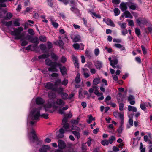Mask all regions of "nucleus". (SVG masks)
<instances>
[{
    "label": "nucleus",
    "instance_id": "1",
    "mask_svg": "<svg viewBox=\"0 0 152 152\" xmlns=\"http://www.w3.org/2000/svg\"><path fill=\"white\" fill-rule=\"evenodd\" d=\"M13 31L10 32V34L15 37V39L16 40L21 39L23 37V34L21 33L23 31V29L21 27L18 28H14Z\"/></svg>",
    "mask_w": 152,
    "mask_h": 152
},
{
    "label": "nucleus",
    "instance_id": "2",
    "mask_svg": "<svg viewBox=\"0 0 152 152\" xmlns=\"http://www.w3.org/2000/svg\"><path fill=\"white\" fill-rule=\"evenodd\" d=\"M41 108L34 109L32 112V118L33 120H37L39 117L40 116L44 118L45 119H47L48 118V114H42L40 115V110Z\"/></svg>",
    "mask_w": 152,
    "mask_h": 152
},
{
    "label": "nucleus",
    "instance_id": "3",
    "mask_svg": "<svg viewBox=\"0 0 152 152\" xmlns=\"http://www.w3.org/2000/svg\"><path fill=\"white\" fill-rule=\"evenodd\" d=\"M67 119L66 117H64L62 120V124L63 125V128L65 131H67L69 128L70 126L69 124L67 123Z\"/></svg>",
    "mask_w": 152,
    "mask_h": 152
},
{
    "label": "nucleus",
    "instance_id": "4",
    "mask_svg": "<svg viewBox=\"0 0 152 152\" xmlns=\"http://www.w3.org/2000/svg\"><path fill=\"white\" fill-rule=\"evenodd\" d=\"M136 22L138 25L140 26L141 24L144 25L148 23V21L144 18H139L136 20Z\"/></svg>",
    "mask_w": 152,
    "mask_h": 152
},
{
    "label": "nucleus",
    "instance_id": "5",
    "mask_svg": "<svg viewBox=\"0 0 152 152\" xmlns=\"http://www.w3.org/2000/svg\"><path fill=\"white\" fill-rule=\"evenodd\" d=\"M112 58H113V61L112 62L110 63V65L113 68L115 69L116 67L115 65L118 64V60L117 57L115 56H113Z\"/></svg>",
    "mask_w": 152,
    "mask_h": 152
},
{
    "label": "nucleus",
    "instance_id": "6",
    "mask_svg": "<svg viewBox=\"0 0 152 152\" xmlns=\"http://www.w3.org/2000/svg\"><path fill=\"white\" fill-rule=\"evenodd\" d=\"M58 41L53 42V44L59 46L61 48H63L64 43L60 37H58Z\"/></svg>",
    "mask_w": 152,
    "mask_h": 152
},
{
    "label": "nucleus",
    "instance_id": "7",
    "mask_svg": "<svg viewBox=\"0 0 152 152\" xmlns=\"http://www.w3.org/2000/svg\"><path fill=\"white\" fill-rule=\"evenodd\" d=\"M103 21L105 22L108 25H109L113 27H114L115 25L112 21L109 18H104Z\"/></svg>",
    "mask_w": 152,
    "mask_h": 152
},
{
    "label": "nucleus",
    "instance_id": "8",
    "mask_svg": "<svg viewBox=\"0 0 152 152\" xmlns=\"http://www.w3.org/2000/svg\"><path fill=\"white\" fill-rule=\"evenodd\" d=\"M94 93L98 97L101 96V97H99L98 98V100H102L104 99L103 94L102 93H100L98 89L95 90Z\"/></svg>",
    "mask_w": 152,
    "mask_h": 152
},
{
    "label": "nucleus",
    "instance_id": "9",
    "mask_svg": "<svg viewBox=\"0 0 152 152\" xmlns=\"http://www.w3.org/2000/svg\"><path fill=\"white\" fill-rule=\"evenodd\" d=\"M44 85L45 87L46 88L52 90L54 91H56V90L54 88L53 85L50 82H48L45 83Z\"/></svg>",
    "mask_w": 152,
    "mask_h": 152
},
{
    "label": "nucleus",
    "instance_id": "10",
    "mask_svg": "<svg viewBox=\"0 0 152 152\" xmlns=\"http://www.w3.org/2000/svg\"><path fill=\"white\" fill-rule=\"evenodd\" d=\"M58 145L59 148L62 149H64L66 146L65 143L64 141L62 140L58 141Z\"/></svg>",
    "mask_w": 152,
    "mask_h": 152
},
{
    "label": "nucleus",
    "instance_id": "11",
    "mask_svg": "<svg viewBox=\"0 0 152 152\" xmlns=\"http://www.w3.org/2000/svg\"><path fill=\"white\" fill-rule=\"evenodd\" d=\"M134 96L132 95H130L128 97V101L129 102L130 104L132 105H134L135 104Z\"/></svg>",
    "mask_w": 152,
    "mask_h": 152
},
{
    "label": "nucleus",
    "instance_id": "12",
    "mask_svg": "<svg viewBox=\"0 0 152 152\" xmlns=\"http://www.w3.org/2000/svg\"><path fill=\"white\" fill-rule=\"evenodd\" d=\"M126 4L130 9L133 10H136L137 6L136 4L131 2H128Z\"/></svg>",
    "mask_w": 152,
    "mask_h": 152
},
{
    "label": "nucleus",
    "instance_id": "13",
    "mask_svg": "<svg viewBox=\"0 0 152 152\" xmlns=\"http://www.w3.org/2000/svg\"><path fill=\"white\" fill-rule=\"evenodd\" d=\"M51 102H50L49 101H48V103L46 105V107L48 108H50L53 106V107L56 108H57V107L55 105V103L54 102L53 100H52Z\"/></svg>",
    "mask_w": 152,
    "mask_h": 152
},
{
    "label": "nucleus",
    "instance_id": "14",
    "mask_svg": "<svg viewBox=\"0 0 152 152\" xmlns=\"http://www.w3.org/2000/svg\"><path fill=\"white\" fill-rule=\"evenodd\" d=\"M50 146L45 145H42L41 148L39 149V152H46L47 150L49 149Z\"/></svg>",
    "mask_w": 152,
    "mask_h": 152
},
{
    "label": "nucleus",
    "instance_id": "15",
    "mask_svg": "<svg viewBox=\"0 0 152 152\" xmlns=\"http://www.w3.org/2000/svg\"><path fill=\"white\" fill-rule=\"evenodd\" d=\"M60 71L63 76L67 74V69L66 67L64 66H63L62 67L60 68Z\"/></svg>",
    "mask_w": 152,
    "mask_h": 152
},
{
    "label": "nucleus",
    "instance_id": "16",
    "mask_svg": "<svg viewBox=\"0 0 152 152\" xmlns=\"http://www.w3.org/2000/svg\"><path fill=\"white\" fill-rule=\"evenodd\" d=\"M45 102L44 100L40 97H38L36 99V104H42Z\"/></svg>",
    "mask_w": 152,
    "mask_h": 152
},
{
    "label": "nucleus",
    "instance_id": "17",
    "mask_svg": "<svg viewBox=\"0 0 152 152\" xmlns=\"http://www.w3.org/2000/svg\"><path fill=\"white\" fill-rule=\"evenodd\" d=\"M128 117L129 118L128 121V123L130 126L129 125H127V128H129L130 126H132L133 125V115H132L131 118L129 115V116Z\"/></svg>",
    "mask_w": 152,
    "mask_h": 152
},
{
    "label": "nucleus",
    "instance_id": "18",
    "mask_svg": "<svg viewBox=\"0 0 152 152\" xmlns=\"http://www.w3.org/2000/svg\"><path fill=\"white\" fill-rule=\"evenodd\" d=\"M88 72V70L87 69H83V73L85 77L87 78L90 76V74Z\"/></svg>",
    "mask_w": 152,
    "mask_h": 152
},
{
    "label": "nucleus",
    "instance_id": "19",
    "mask_svg": "<svg viewBox=\"0 0 152 152\" xmlns=\"http://www.w3.org/2000/svg\"><path fill=\"white\" fill-rule=\"evenodd\" d=\"M64 130L63 128H61L59 130V134L58 135V137L62 138L64 136Z\"/></svg>",
    "mask_w": 152,
    "mask_h": 152
},
{
    "label": "nucleus",
    "instance_id": "20",
    "mask_svg": "<svg viewBox=\"0 0 152 152\" xmlns=\"http://www.w3.org/2000/svg\"><path fill=\"white\" fill-rule=\"evenodd\" d=\"M1 23L3 25H5V26L8 27L12 26V21H5L4 20L1 21Z\"/></svg>",
    "mask_w": 152,
    "mask_h": 152
},
{
    "label": "nucleus",
    "instance_id": "21",
    "mask_svg": "<svg viewBox=\"0 0 152 152\" xmlns=\"http://www.w3.org/2000/svg\"><path fill=\"white\" fill-rule=\"evenodd\" d=\"M58 105L63 106L65 104L64 101L61 99H58L55 103Z\"/></svg>",
    "mask_w": 152,
    "mask_h": 152
},
{
    "label": "nucleus",
    "instance_id": "22",
    "mask_svg": "<svg viewBox=\"0 0 152 152\" xmlns=\"http://www.w3.org/2000/svg\"><path fill=\"white\" fill-rule=\"evenodd\" d=\"M45 62L46 65L48 66H52L53 65L54 62H52L51 60L49 58L46 59Z\"/></svg>",
    "mask_w": 152,
    "mask_h": 152
},
{
    "label": "nucleus",
    "instance_id": "23",
    "mask_svg": "<svg viewBox=\"0 0 152 152\" xmlns=\"http://www.w3.org/2000/svg\"><path fill=\"white\" fill-rule=\"evenodd\" d=\"M13 0H0V7H6V4L4 3L7 1H12Z\"/></svg>",
    "mask_w": 152,
    "mask_h": 152
},
{
    "label": "nucleus",
    "instance_id": "24",
    "mask_svg": "<svg viewBox=\"0 0 152 152\" xmlns=\"http://www.w3.org/2000/svg\"><path fill=\"white\" fill-rule=\"evenodd\" d=\"M120 8L122 11H124L127 9V7L125 3H122L120 4Z\"/></svg>",
    "mask_w": 152,
    "mask_h": 152
},
{
    "label": "nucleus",
    "instance_id": "25",
    "mask_svg": "<svg viewBox=\"0 0 152 152\" xmlns=\"http://www.w3.org/2000/svg\"><path fill=\"white\" fill-rule=\"evenodd\" d=\"M124 14L125 18H133V16L128 11H125L124 12Z\"/></svg>",
    "mask_w": 152,
    "mask_h": 152
},
{
    "label": "nucleus",
    "instance_id": "26",
    "mask_svg": "<svg viewBox=\"0 0 152 152\" xmlns=\"http://www.w3.org/2000/svg\"><path fill=\"white\" fill-rule=\"evenodd\" d=\"M100 78L99 77L95 78L93 80V84L94 85H96L100 83Z\"/></svg>",
    "mask_w": 152,
    "mask_h": 152
},
{
    "label": "nucleus",
    "instance_id": "27",
    "mask_svg": "<svg viewBox=\"0 0 152 152\" xmlns=\"http://www.w3.org/2000/svg\"><path fill=\"white\" fill-rule=\"evenodd\" d=\"M117 99L118 102H122L123 100L122 94L121 93H118L117 96Z\"/></svg>",
    "mask_w": 152,
    "mask_h": 152
},
{
    "label": "nucleus",
    "instance_id": "28",
    "mask_svg": "<svg viewBox=\"0 0 152 152\" xmlns=\"http://www.w3.org/2000/svg\"><path fill=\"white\" fill-rule=\"evenodd\" d=\"M69 108L68 105H66L65 107H63L62 109H60L58 110L59 113L62 114L64 113L63 111L67 110Z\"/></svg>",
    "mask_w": 152,
    "mask_h": 152
},
{
    "label": "nucleus",
    "instance_id": "29",
    "mask_svg": "<svg viewBox=\"0 0 152 152\" xmlns=\"http://www.w3.org/2000/svg\"><path fill=\"white\" fill-rule=\"evenodd\" d=\"M128 110L129 111H132L133 112H136L137 111V109L136 107L131 105L128 106Z\"/></svg>",
    "mask_w": 152,
    "mask_h": 152
},
{
    "label": "nucleus",
    "instance_id": "30",
    "mask_svg": "<svg viewBox=\"0 0 152 152\" xmlns=\"http://www.w3.org/2000/svg\"><path fill=\"white\" fill-rule=\"evenodd\" d=\"M80 36L79 35H77L75 36L73 38H72L73 41L74 42H79L80 40Z\"/></svg>",
    "mask_w": 152,
    "mask_h": 152
},
{
    "label": "nucleus",
    "instance_id": "31",
    "mask_svg": "<svg viewBox=\"0 0 152 152\" xmlns=\"http://www.w3.org/2000/svg\"><path fill=\"white\" fill-rule=\"evenodd\" d=\"M50 55L48 53H47L46 54H43L42 55H40L38 56V58L39 59H44L46 58H48L49 57Z\"/></svg>",
    "mask_w": 152,
    "mask_h": 152
},
{
    "label": "nucleus",
    "instance_id": "32",
    "mask_svg": "<svg viewBox=\"0 0 152 152\" xmlns=\"http://www.w3.org/2000/svg\"><path fill=\"white\" fill-rule=\"evenodd\" d=\"M61 96L62 98L63 99L66 100L68 99L69 98V95L66 93L63 92L61 94Z\"/></svg>",
    "mask_w": 152,
    "mask_h": 152
},
{
    "label": "nucleus",
    "instance_id": "33",
    "mask_svg": "<svg viewBox=\"0 0 152 152\" xmlns=\"http://www.w3.org/2000/svg\"><path fill=\"white\" fill-rule=\"evenodd\" d=\"M48 96L50 99H54L56 97V94L52 91L48 93Z\"/></svg>",
    "mask_w": 152,
    "mask_h": 152
},
{
    "label": "nucleus",
    "instance_id": "34",
    "mask_svg": "<svg viewBox=\"0 0 152 152\" xmlns=\"http://www.w3.org/2000/svg\"><path fill=\"white\" fill-rule=\"evenodd\" d=\"M51 66V67L48 68V71L54 72H57L58 71V70L57 69L55 66H54L53 65Z\"/></svg>",
    "mask_w": 152,
    "mask_h": 152
},
{
    "label": "nucleus",
    "instance_id": "35",
    "mask_svg": "<svg viewBox=\"0 0 152 152\" xmlns=\"http://www.w3.org/2000/svg\"><path fill=\"white\" fill-rule=\"evenodd\" d=\"M114 46L117 48L120 49L121 50H123L125 49V47L120 44H115L114 45Z\"/></svg>",
    "mask_w": 152,
    "mask_h": 152
},
{
    "label": "nucleus",
    "instance_id": "36",
    "mask_svg": "<svg viewBox=\"0 0 152 152\" xmlns=\"http://www.w3.org/2000/svg\"><path fill=\"white\" fill-rule=\"evenodd\" d=\"M116 140V138L114 136H111L110 138H109L107 140L108 141L109 144H111L113 142Z\"/></svg>",
    "mask_w": 152,
    "mask_h": 152
},
{
    "label": "nucleus",
    "instance_id": "37",
    "mask_svg": "<svg viewBox=\"0 0 152 152\" xmlns=\"http://www.w3.org/2000/svg\"><path fill=\"white\" fill-rule=\"evenodd\" d=\"M81 81L80 77V75L79 73H78L77 74L76 77L75 78V81L76 83H79Z\"/></svg>",
    "mask_w": 152,
    "mask_h": 152
},
{
    "label": "nucleus",
    "instance_id": "38",
    "mask_svg": "<svg viewBox=\"0 0 152 152\" xmlns=\"http://www.w3.org/2000/svg\"><path fill=\"white\" fill-rule=\"evenodd\" d=\"M20 20L19 19H17L13 22L14 26H19L20 24L19 22Z\"/></svg>",
    "mask_w": 152,
    "mask_h": 152
},
{
    "label": "nucleus",
    "instance_id": "39",
    "mask_svg": "<svg viewBox=\"0 0 152 152\" xmlns=\"http://www.w3.org/2000/svg\"><path fill=\"white\" fill-rule=\"evenodd\" d=\"M102 63L99 61H97L95 64V65L96 68L100 69L102 67Z\"/></svg>",
    "mask_w": 152,
    "mask_h": 152
},
{
    "label": "nucleus",
    "instance_id": "40",
    "mask_svg": "<svg viewBox=\"0 0 152 152\" xmlns=\"http://www.w3.org/2000/svg\"><path fill=\"white\" fill-rule=\"evenodd\" d=\"M51 58L52 59H54L55 61H57L58 58V56L53 53H52L51 54Z\"/></svg>",
    "mask_w": 152,
    "mask_h": 152
},
{
    "label": "nucleus",
    "instance_id": "41",
    "mask_svg": "<svg viewBox=\"0 0 152 152\" xmlns=\"http://www.w3.org/2000/svg\"><path fill=\"white\" fill-rule=\"evenodd\" d=\"M31 133L32 135V138L34 140H37L38 139V138L36 135L35 131L34 130H32Z\"/></svg>",
    "mask_w": 152,
    "mask_h": 152
},
{
    "label": "nucleus",
    "instance_id": "42",
    "mask_svg": "<svg viewBox=\"0 0 152 152\" xmlns=\"http://www.w3.org/2000/svg\"><path fill=\"white\" fill-rule=\"evenodd\" d=\"M80 118H77L76 120H74L71 121V123L73 125H77L79 121Z\"/></svg>",
    "mask_w": 152,
    "mask_h": 152
},
{
    "label": "nucleus",
    "instance_id": "43",
    "mask_svg": "<svg viewBox=\"0 0 152 152\" xmlns=\"http://www.w3.org/2000/svg\"><path fill=\"white\" fill-rule=\"evenodd\" d=\"M48 3V4L50 7H52L53 5V0H46Z\"/></svg>",
    "mask_w": 152,
    "mask_h": 152
},
{
    "label": "nucleus",
    "instance_id": "44",
    "mask_svg": "<svg viewBox=\"0 0 152 152\" xmlns=\"http://www.w3.org/2000/svg\"><path fill=\"white\" fill-rule=\"evenodd\" d=\"M13 16L12 13L10 12H8L7 13L5 18L7 20H9Z\"/></svg>",
    "mask_w": 152,
    "mask_h": 152
},
{
    "label": "nucleus",
    "instance_id": "45",
    "mask_svg": "<svg viewBox=\"0 0 152 152\" xmlns=\"http://www.w3.org/2000/svg\"><path fill=\"white\" fill-rule=\"evenodd\" d=\"M39 40L42 42H45L47 41V38L44 36H41L39 37Z\"/></svg>",
    "mask_w": 152,
    "mask_h": 152
},
{
    "label": "nucleus",
    "instance_id": "46",
    "mask_svg": "<svg viewBox=\"0 0 152 152\" xmlns=\"http://www.w3.org/2000/svg\"><path fill=\"white\" fill-rule=\"evenodd\" d=\"M66 61V58L64 56H62L60 58V61L61 63H64Z\"/></svg>",
    "mask_w": 152,
    "mask_h": 152
},
{
    "label": "nucleus",
    "instance_id": "47",
    "mask_svg": "<svg viewBox=\"0 0 152 152\" xmlns=\"http://www.w3.org/2000/svg\"><path fill=\"white\" fill-rule=\"evenodd\" d=\"M53 65L56 68L57 66L59 67V68L60 67H62V64L59 62H54Z\"/></svg>",
    "mask_w": 152,
    "mask_h": 152
},
{
    "label": "nucleus",
    "instance_id": "48",
    "mask_svg": "<svg viewBox=\"0 0 152 152\" xmlns=\"http://www.w3.org/2000/svg\"><path fill=\"white\" fill-rule=\"evenodd\" d=\"M114 11L115 13V16L118 15L120 13V10L118 9L117 8H115L114 10Z\"/></svg>",
    "mask_w": 152,
    "mask_h": 152
},
{
    "label": "nucleus",
    "instance_id": "49",
    "mask_svg": "<svg viewBox=\"0 0 152 152\" xmlns=\"http://www.w3.org/2000/svg\"><path fill=\"white\" fill-rule=\"evenodd\" d=\"M70 10L75 13H77L79 12V10L76 7H72L70 8Z\"/></svg>",
    "mask_w": 152,
    "mask_h": 152
},
{
    "label": "nucleus",
    "instance_id": "50",
    "mask_svg": "<svg viewBox=\"0 0 152 152\" xmlns=\"http://www.w3.org/2000/svg\"><path fill=\"white\" fill-rule=\"evenodd\" d=\"M95 118H93L91 115H90L89 117V120H87V122L88 124H90L91 123L92 121L94 120Z\"/></svg>",
    "mask_w": 152,
    "mask_h": 152
},
{
    "label": "nucleus",
    "instance_id": "51",
    "mask_svg": "<svg viewBox=\"0 0 152 152\" xmlns=\"http://www.w3.org/2000/svg\"><path fill=\"white\" fill-rule=\"evenodd\" d=\"M101 144L103 145H108L109 143L107 140H102L101 141Z\"/></svg>",
    "mask_w": 152,
    "mask_h": 152
},
{
    "label": "nucleus",
    "instance_id": "52",
    "mask_svg": "<svg viewBox=\"0 0 152 152\" xmlns=\"http://www.w3.org/2000/svg\"><path fill=\"white\" fill-rule=\"evenodd\" d=\"M31 42L33 43H35L38 44L39 43V39L38 38H34L31 40Z\"/></svg>",
    "mask_w": 152,
    "mask_h": 152
},
{
    "label": "nucleus",
    "instance_id": "53",
    "mask_svg": "<svg viewBox=\"0 0 152 152\" xmlns=\"http://www.w3.org/2000/svg\"><path fill=\"white\" fill-rule=\"evenodd\" d=\"M72 133L75 135L78 138L80 137V134L78 132L76 131H73Z\"/></svg>",
    "mask_w": 152,
    "mask_h": 152
},
{
    "label": "nucleus",
    "instance_id": "54",
    "mask_svg": "<svg viewBox=\"0 0 152 152\" xmlns=\"http://www.w3.org/2000/svg\"><path fill=\"white\" fill-rule=\"evenodd\" d=\"M72 59L73 62L78 61L77 56L75 55H72Z\"/></svg>",
    "mask_w": 152,
    "mask_h": 152
},
{
    "label": "nucleus",
    "instance_id": "55",
    "mask_svg": "<svg viewBox=\"0 0 152 152\" xmlns=\"http://www.w3.org/2000/svg\"><path fill=\"white\" fill-rule=\"evenodd\" d=\"M40 49L44 51L46 50V46L43 44H41L39 45Z\"/></svg>",
    "mask_w": 152,
    "mask_h": 152
},
{
    "label": "nucleus",
    "instance_id": "56",
    "mask_svg": "<svg viewBox=\"0 0 152 152\" xmlns=\"http://www.w3.org/2000/svg\"><path fill=\"white\" fill-rule=\"evenodd\" d=\"M119 25L120 26L121 28L123 29H125L126 27V24L125 23H120Z\"/></svg>",
    "mask_w": 152,
    "mask_h": 152
},
{
    "label": "nucleus",
    "instance_id": "57",
    "mask_svg": "<svg viewBox=\"0 0 152 152\" xmlns=\"http://www.w3.org/2000/svg\"><path fill=\"white\" fill-rule=\"evenodd\" d=\"M68 83V80L67 79H64L62 82L61 83L64 86H66Z\"/></svg>",
    "mask_w": 152,
    "mask_h": 152
},
{
    "label": "nucleus",
    "instance_id": "58",
    "mask_svg": "<svg viewBox=\"0 0 152 152\" xmlns=\"http://www.w3.org/2000/svg\"><path fill=\"white\" fill-rule=\"evenodd\" d=\"M127 20L128 23V24L129 26H134V22L132 20Z\"/></svg>",
    "mask_w": 152,
    "mask_h": 152
},
{
    "label": "nucleus",
    "instance_id": "59",
    "mask_svg": "<svg viewBox=\"0 0 152 152\" xmlns=\"http://www.w3.org/2000/svg\"><path fill=\"white\" fill-rule=\"evenodd\" d=\"M108 128L109 129H112V130L111 131H110V132H111L113 133V132L114 131V129L113 125V124H111L109 125Z\"/></svg>",
    "mask_w": 152,
    "mask_h": 152
},
{
    "label": "nucleus",
    "instance_id": "60",
    "mask_svg": "<svg viewBox=\"0 0 152 152\" xmlns=\"http://www.w3.org/2000/svg\"><path fill=\"white\" fill-rule=\"evenodd\" d=\"M73 46V48L76 50H78L80 48L79 44L78 43L74 44Z\"/></svg>",
    "mask_w": 152,
    "mask_h": 152
},
{
    "label": "nucleus",
    "instance_id": "61",
    "mask_svg": "<svg viewBox=\"0 0 152 152\" xmlns=\"http://www.w3.org/2000/svg\"><path fill=\"white\" fill-rule=\"evenodd\" d=\"M135 32L137 36H139L140 34V31L139 28H135Z\"/></svg>",
    "mask_w": 152,
    "mask_h": 152
},
{
    "label": "nucleus",
    "instance_id": "62",
    "mask_svg": "<svg viewBox=\"0 0 152 152\" xmlns=\"http://www.w3.org/2000/svg\"><path fill=\"white\" fill-rule=\"evenodd\" d=\"M94 52L95 55L96 56H98L99 53V49L98 48L95 49L94 50Z\"/></svg>",
    "mask_w": 152,
    "mask_h": 152
},
{
    "label": "nucleus",
    "instance_id": "63",
    "mask_svg": "<svg viewBox=\"0 0 152 152\" xmlns=\"http://www.w3.org/2000/svg\"><path fill=\"white\" fill-rule=\"evenodd\" d=\"M143 53L144 54H146L147 53V51L145 47L143 45H142L141 46Z\"/></svg>",
    "mask_w": 152,
    "mask_h": 152
},
{
    "label": "nucleus",
    "instance_id": "64",
    "mask_svg": "<svg viewBox=\"0 0 152 152\" xmlns=\"http://www.w3.org/2000/svg\"><path fill=\"white\" fill-rule=\"evenodd\" d=\"M124 106V104L122 103H120L119 105V109L121 111H122L123 110V107Z\"/></svg>",
    "mask_w": 152,
    "mask_h": 152
}]
</instances>
